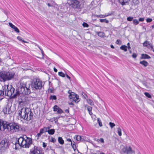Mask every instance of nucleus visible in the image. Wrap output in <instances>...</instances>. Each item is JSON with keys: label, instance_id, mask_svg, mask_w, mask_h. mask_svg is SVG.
I'll use <instances>...</instances> for the list:
<instances>
[{"label": "nucleus", "instance_id": "nucleus-32", "mask_svg": "<svg viewBox=\"0 0 154 154\" xmlns=\"http://www.w3.org/2000/svg\"><path fill=\"white\" fill-rule=\"evenodd\" d=\"M132 153V149L131 147L129 146L127 150V154H130Z\"/></svg>", "mask_w": 154, "mask_h": 154}, {"label": "nucleus", "instance_id": "nucleus-45", "mask_svg": "<svg viewBox=\"0 0 154 154\" xmlns=\"http://www.w3.org/2000/svg\"><path fill=\"white\" fill-rule=\"evenodd\" d=\"M152 19L150 18H147L146 19V22L147 23H150L152 21Z\"/></svg>", "mask_w": 154, "mask_h": 154}, {"label": "nucleus", "instance_id": "nucleus-5", "mask_svg": "<svg viewBox=\"0 0 154 154\" xmlns=\"http://www.w3.org/2000/svg\"><path fill=\"white\" fill-rule=\"evenodd\" d=\"M42 82L39 79H34L31 84V87L34 91L41 89L43 86Z\"/></svg>", "mask_w": 154, "mask_h": 154}, {"label": "nucleus", "instance_id": "nucleus-20", "mask_svg": "<svg viewBox=\"0 0 154 154\" xmlns=\"http://www.w3.org/2000/svg\"><path fill=\"white\" fill-rule=\"evenodd\" d=\"M58 142L61 145H63L64 143V141L62 138L61 137H59L58 138Z\"/></svg>", "mask_w": 154, "mask_h": 154}, {"label": "nucleus", "instance_id": "nucleus-54", "mask_svg": "<svg viewBox=\"0 0 154 154\" xmlns=\"http://www.w3.org/2000/svg\"><path fill=\"white\" fill-rule=\"evenodd\" d=\"M42 135L39 133L37 134L36 135V137H38V138L39 137H40Z\"/></svg>", "mask_w": 154, "mask_h": 154}, {"label": "nucleus", "instance_id": "nucleus-50", "mask_svg": "<svg viewBox=\"0 0 154 154\" xmlns=\"http://www.w3.org/2000/svg\"><path fill=\"white\" fill-rule=\"evenodd\" d=\"M132 57L134 58H136L137 57V55L135 53H133V54L132 55Z\"/></svg>", "mask_w": 154, "mask_h": 154}, {"label": "nucleus", "instance_id": "nucleus-22", "mask_svg": "<svg viewBox=\"0 0 154 154\" xmlns=\"http://www.w3.org/2000/svg\"><path fill=\"white\" fill-rule=\"evenodd\" d=\"M120 49L126 52L127 51V47L125 45H122L120 47Z\"/></svg>", "mask_w": 154, "mask_h": 154}, {"label": "nucleus", "instance_id": "nucleus-34", "mask_svg": "<svg viewBox=\"0 0 154 154\" xmlns=\"http://www.w3.org/2000/svg\"><path fill=\"white\" fill-rule=\"evenodd\" d=\"M58 74V75L60 76H61V77H65V74L62 72H59Z\"/></svg>", "mask_w": 154, "mask_h": 154}, {"label": "nucleus", "instance_id": "nucleus-53", "mask_svg": "<svg viewBox=\"0 0 154 154\" xmlns=\"http://www.w3.org/2000/svg\"><path fill=\"white\" fill-rule=\"evenodd\" d=\"M44 132V131L43 130V129H42V128H41L40 129V132H39V133L41 134H42Z\"/></svg>", "mask_w": 154, "mask_h": 154}, {"label": "nucleus", "instance_id": "nucleus-23", "mask_svg": "<svg viewBox=\"0 0 154 154\" xmlns=\"http://www.w3.org/2000/svg\"><path fill=\"white\" fill-rule=\"evenodd\" d=\"M55 132V130L52 129L48 130V133L49 134L53 135L54 134Z\"/></svg>", "mask_w": 154, "mask_h": 154}, {"label": "nucleus", "instance_id": "nucleus-29", "mask_svg": "<svg viewBox=\"0 0 154 154\" xmlns=\"http://www.w3.org/2000/svg\"><path fill=\"white\" fill-rule=\"evenodd\" d=\"M133 24L135 25L138 24L139 23V21L137 19H134L133 20Z\"/></svg>", "mask_w": 154, "mask_h": 154}, {"label": "nucleus", "instance_id": "nucleus-24", "mask_svg": "<svg viewBox=\"0 0 154 154\" xmlns=\"http://www.w3.org/2000/svg\"><path fill=\"white\" fill-rule=\"evenodd\" d=\"M76 95L74 92H72L70 94H69V98L71 100L73 98V97H75V96Z\"/></svg>", "mask_w": 154, "mask_h": 154}, {"label": "nucleus", "instance_id": "nucleus-14", "mask_svg": "<svg viewBox=\"0 0 154 154\" xmlns=\"http://www.w3.org/2000/svg\"><path fill=\"white\" fill-rule=\"evenodd\" d=\"M24 140L25 138L20 137L17 140V142L16 143H18L20 146L23 147V142L24 141Z\"/></svg>", "mask_w": 154, "mask_h": 154}, {"label": "nucleus", "instance_id": "nucleus-63", "mask_svg": "<svg viewBox=\"0 0 154 154\" xmlns=\"http://www.w3.org/2000/svg\"><path fill=\"white\" fill-rule=\"evenodd\" d=\"M110 47L111 48H114V46L112 45H111Z\"/></svg>", "mask_w": 154, "mask_h": 154}, {"label": "nucleus", "instance_id": "nucleus-33", "mask_svg": "<svg viewBox=\"0 0 154 154\" xmlns=\"http://www.w3.org/2000/svg\"><path fill=\"white\" fill-rule=\"evenodd\" d=\"M100 21L101 22H105L106 23H109V21L106 20V19H100Z\"/></svg>", "mask_w": 154, "mask_h": 154}, {"label": "nucleus", "instance_id": "nucleus-9", "mask_svg": "<svg viewBox=\"0 0 154 154\" xmlns=\"http://www.w3.org/2000/svg\"><path fill=\"white\" fill-rule=\"evenodd\" d=\"M30 154H42L40 149L36 146L30 150Z\"/></svg>", "mask_w": 154, "mask_h": 154}, {"label": "nucleus", "instance_id": "nucleus-2", "mask_svg": "<svg viewBox=\"0 0 154 154\" xmlns=\"http://www.w3.org/2000/svg\"><path fill=\"white\" fill-rule=\"evenodd\" d=\"M30 85L26 84L20 83V86L18 88L17 93L19 94H22L23 95H29L31 93L29 88ZM17 92L13 94L12 97L15 98L17 96Z\"/></svg>", "mask_w": 154, "mask_h": 154}, {"label": "nucleus", "instance_id": "nucleus-36", "mask_svg": "<svg viewBox=\"0 0 154 154\" xmlns=\"http://www.w3.org/2000/svg\"><path fill=\"white\" fill-rule=\"evenodd\" d=\"M117 131L119 135L121 136L122 135L121 130L119 127L117 128Z\"/></svg>", "mask_w": 154, "mask_h": 154}, {"label": "nucleus", "instance_id": "nucleus-59", "mask_svg": "<svg viewBox=\"0 0 154 154\" xmlns=\"http://www.w3.org/2000/svg\"><path fill=\"white\" fill-rule=\"evenodd\" d=\"M67 140L68 141H69V142H72L71 140L70 139V138H68L67 139Z\"/></svg>", "mask_w": 154, "mask_h": 154}, {"label": "nucleus", "instance_id": "nucleus-10", "mask_svg": "<svg viewBox=\"0 0 154 154\" xmlns=\"http://www.w3.org/2000/svg\"><path fill=\"white\" fill-rule=\"evenodd\" d=\"M11 107L9 105H7L3 108V111L4 114H10L12 111L11 109Z\"/></svg>", "mask_w": 154, "mask_h": 154}, {"label": "nucleus", "instance_id": "nucleus-35", "mask_svg": "<svg viewBox=\"0 0 154 154\" xmlns=\"http://www.w3.org/2000/svg\"><path fill=\"white\" fill-rule=\"evenodd\" d=\"M98 35L100 37H103L104 35V34L103 32H99L98 33Z\"/></svg>", "mask_w": 154, "mask_h": 154}, {"label": "nucleus", "instance_id": "nucleus-11", "mask_svg": "<svg viewBox=\"0 0 154 154\" xmlns=\"http://www.w3.org/2000/svg\"><path fill=\"white\" fill-rule=\"evenodd\" d=\"M143 46L147 47L148 48H151L152 50L154 52V49H153V46L151 44L149 43V42L147 41H145L143 44Z\"/></svg>", "mask_w": 154, "mask_h": 154}, {"label": "nucleus", "instance_id": "nucleus-64", "mask_svg": "<svg viewBox=\"0 0 154 154\" xmlns=\"http://www.w3.org/2000/svg\"><path fill=\"white\" fill-rule=\"evenodd\" d=\"M69 105H74V104H73V103L71 102V103H69Z\"/></svg>", "mask_w": 154, "mask_h": 154}, {"label": "nucleus", "instance_id": "nucleus-21", "mask_svg": "<svg viewBox=\"0 0 154 154\" xmlns=\"http://www.w3.org/2000/svg\"><path fill=\"white\" fill-rule=\"evenodd\" d=\"M5 91L3 89V87L2 90H0V97H4L5 95Z\"/></svg>", "mask_w": 154, "mask_h": 154}, {"label": "nucleus", "instance_id": "nucleus-62", "mask_svg": "<svg viewBox=\"0 0 154 154\" xmlns=\"http://www.w3.org/2000/svg\"><path fill=\"white\" fill-rule=\"evenodd\" d=\"M41 53L42 55V56H44V52H43V51L42 50H41Z\"/></svg>", "mask_w": 154, "mask_h": 154}, {"label": "nucleus", "instance_id": "nucleus-7", "mask_svg": "<svg viewBox=\"0 0 154 154\" xmlns=\"http://www.w3.org/2000/svg\"><path fill=\"white\" fill-rule=\"evenodd\" d=\"M3 89L5 91V95L11 97L14 93L15 89L11 85H5L3 86Z\"/></svg>", "mask_w": 154, "mask_h": 154}, {"label": "nucleus", "instance_id": "nucleus-28", "mask_svg": "<svg viewBox=\"0 0 154 154\" xmlns=\"http://www.w3.org/2000/svg\"><path fill=\"white\" fill-rule=\"evenodd\" d=\"M49 99L52 100H56L57 99V97L55 95H51L49 97Z\"/></svg>", "mask_w": 154, "mask_h": 154}, {"label": "nucleus", "instance_id": "nucleus-55", "mask_svg": "<svg viewBox=\"0 0 154 154\" xmlns=\"http://www.w3.org/2000/svg\"><path fill=\"white\" fill-rule=\"evenodd\" d=\"M84 95H83V97H84V98L85 99H86L87 98V96L86 94H85L84 93H83Z\"/></svg>", "mask_w": 154, "mask_h": 154}, {"label": "nucleus", "instance_id": "nucleus-38", "mask_svg": "<svg viewBox=\"0 0 154 154\" xmlns=\"http://www.w3.org/2000/svg\"><path fill=\"white\" fill-rule=\"evenodd\" d=\"M144 94L147 97H148V98H151V95H150V94L149 93H147V92H145L144 93Z\"/></svg>", "mask_w": 154, "mask_h": 154}, {"label": "nucleus", "instance_id": "nucleus-56", "mask_svg": "<svg viewBox=\"0 0 154 154\" xmlns=\"http://www.w3.org/2000/svg\"><path fill=\"white\" fill-rule=\"evenodd\" d=\"M127 45L128 46V50H130L131 48V47L130 46V43H128L127 44Z\"/></svg>", "mask_w": 154, "mask_h": 154}, {"label": "nucleus", "instance_id": "nucleus-17", "mask_svg": "<svg viewBox=\"0 0 154 154\" xmlns=\"http://www.w3.org/2000/svg\"><path fill=\"white\" fill-rule=\"evenodd\" d=\"M119 3L121 4L122 5H126V4L128 2V0H119Z\"/></svg>", "mask_w": 154, "mask_h": 154}, {"label": "nucleus", "instance_id": "nucleus-30", "mask_svg": "<svg viewBox=\"0 0 154 154\" xmlns=\"http://www.w3.org/2000/svg\"><path fill=\"white\" fill-rule=\"evenodd\" d=\"M74 138H76V140L78 141L80 140L81 139V137L80 135H76L74 137Z\"/></svg>", "mask_w": 154, "mask_h": 154}, {"label": "nucleus", "instance_id": "nucleus-12", "mask_svg": "<svg viewBox=\"0 0 154 154\" xmlns=\"http://www.w3.org/2000/svg\"><path fill=\"white\" fill-rule=\"evenodd\" d=\"M7 122L3 121L2 120H0V130H2L3 128L4 130L6 129V127L5 125L7 124Z\"/></svg>", "mask_w": 154, "mask_h": 154}, {"label": "nucleus", "instance_id": "nucleus-13", "mask_svg": "<svg viewBox=\"0 0 154 154\" xmlns=\"http://www.w3.org/2000/svg\"><path fill=\"white\" fill-rule=\"evenodd\" d=\"M53 109L54 112H57L58 114H61L63 112V110L56 105L54 106Z\"/></svg>", "mask_w": 154, "mask_h": 154}, {"label": "nucleus", "instance_id": "nucleus-47", "mask_svg": "<svg viewBox=\"0 0 154 154\" xmlns=\"http://www.w3.org/2000/svg\"><path fill=\"white\" fill-rule=\"evenodd\" d=\"M14 31L17 32L18 33L20 32V31H19V29L16 26L14 28Z\"/></svg>", "mask_w": 154, "mask_h": 154}, {"label": "nucleus", "instance_id": "nucleus-6", "mask_svg": "<svg viewBox=\"0 0 154 154\" xmlns=\"http://www.w3.org/2000/svg\"><path fill=\"white\" fill-rule=\"evenodd\" d=\"M68 3L74 8L79 9L84 7V2L82 1L79 2L77 0H70Z\"/></svg>", "mask_w": 154, "mask_h": 154}, {"label": "nucleus", "instance_id": "nucleus-4", "mask_svg": "<svg viewBox=\"0 0 154 154\" xmlns=\"http://www.w3.org/2000/svg\"><path fill=\"white\" fill-rule=\"evenodd\" d=\"M15 73L12 72L2 71L0 72V77L5 82L11 80L14 76Z\"/></svg>", "mask_w": 154, "mask_h": 154}, {"label": "nucleus", "instance_id": "nucleus-27", "mask_svg": "<svg viewBox=\"0 0 154 154\" xmlns=\"http://www.w3.org/2000/svg\"><path fill=\"white\" fill-rule=\"evenodd\" d=\"M85 107H86V109L88 112L91 111L92 109V107L87 105H85Z\"/></svg>", "mask_w": 154, "mask_h": 154}, {"label": "nucleus", "instance_id": "nucleus-44", "mask_svg": "<svg viewBox=\"0 0 154 154\" xmlns=\"http://www.w3.org/2000/svg\"><path fill=\"white\" fill-rule=\"evenodd\" d=\"M97 141H100L102 143H104V140L103 138H100L99 139H98Z\"/></svg>", "mask_w": 154, "mask_h": 154}, {"label": "nucleus", "instance_id": "nucleus-26", "mask_svg": "<svg viewBox=\"0 0 154 154\" xmlns=\"http://www.w3.org/2000/svg\"><path fill=\"white\" fill-rule=\"evenodd\" d=\"M73 142L74 143H72V142H71V145L74 150L75 151L76 150V147L75 144V143L74 141Z\"/></svg>", "mask_w": 154, "mask_h": 154}, {"label": "nucleus", "instance_id": "nucleus-61", "mask_svg": "<svg viewBox=\"0 0 154 154\" xmlns=\"http://www.w3.org/2000/svg\"><path fill=\"white\" fill-rule=\"evenodd\" d=\"M66 77L69 79V80L70 79V77L67 74L66 75Z\"/></svg>", "mask_w": 154, "mask_h": 154}, {"label": "nucleus", "instance_id": "nucleus-25", "mask_svg": "<svg viewBox=\"0 0 154 154\" xmlns=\"http://www.w3.org/2000/svg\"><path fill=\"white\" fill-rule=\"evenodd\" d=\"M87 101L88 104L91 106L94 105V103L93 101L91 99H87Z\"/></svg>", "mask_w": 154, "mask_h": 154}, {"label": "nucleus", "instance_id": "nucleus-49", "mask_svg": "<svg viewBox=\"0 0 154 154\" xmlns=\"http://www.w3.org/2000/svg\"><path fill=\"white\" fill-rule=\"evenodd\" d=\"M43 129L44 131L45 132H48V130H47L46 127H44L43 128H42Z\"/></svg>", "mask_w": 154, "mask_h": 154}, {"label": "nucleus", "instance_id": "nucleus-31", "mask_svg": "<svg viewBox=\"0 0 154 154\" xmlns=\"http://www.w3.org/2000/svg\"><path fill=\"white\" fill-rule=\"evenodd\" d=\"M108 15H97L95 16L96 17H100V18H103L107 16H108Z\"/></svg>", "mask_w": 154, "mask_h": 154}, {"label": "nucleus", "instance_id": "nucleus-42", "mask_svg": "<svg viewBox=\"0 0 154 154\" xmlns=\"http://www.w3.org/2000/svg\"><path fill=\"white\" fill-rule=\"evenodd\" d=\"M56 139H55V138H54L52 137H51V142L54 143H55L56 142Z\"/></svg>", "mask_w": 154, "mask_h": 154}, {"label": "nucleus", "instance_id": "nucleus-15", "mask_svg": "<svg viewBox=\"0 0 154 154\" xmlns=\"http://www.w3.org/2000/svg\"><path fill=\"white\" fill-rule=\"evenodd\" d=\"M151 58V57L146 54H142L141 59H149Z\"/></svg>", "mask_w": 154, "mask_h": 154}, {"label": "nucleus", "instance_id": "nucleus-48", "mask_svg": "<svg viewBox=\"0 0 154 154\" xmlns=\"http://www.w3.org/2000/svg\"><path fill=\"white\" fill-rule=\"evenodd\" d=\"M116 44H121V41L119 39H117L116 42Z\"/></svg>", "mask_w": 154, "mask_h": 154}, {"label": "nucleus", "instance_id": "nucleus-18", "mask_svg": "<svg viewBox=\"0 0 154 154\" xmlns=\"http://www.w3.org/2000/svg\"><path fill=\"white\" fill-rule=\"evenodd\" d=\"M140 63L143 65L145 67H146L148 65V63L145 60H143L140 62Z\"/></svg>", "mask_w": 154, "mask_h": 154}, {"label": "nucleus", "instance_id": "nucleus-43", "mask_svg": "<svg viewBox=\"0 0 154 154\" xmlns=\"http://www.w3.org/2000/svg\"><path fill=\"white\" fill-rule=\"evenodd\" d=\"M83 26L84 27H88L89 26V25L86 23L84 22L82 24Z\"/></svg>", "mask_w": 154, "mask_h": 154}, {"label": "nucleus", "instance_id": "nucleus-41", "mask_svg": "<svg viewBox=\"0 0 154 154\" xmlns=\"http://www.w3.org/2000/svg\"><path fill=\"white\" fill-rule=\"evenodd\" d=\"M109 125L110 126L111 128H112L114 127L115 126V125L114 123L111 122H110L109 123Z\"/></svg>", "mask_w": 154, "mask_h": 154}, {"label": "nucleus", "instance_id": "nucleus-8", "mask_svg": "<svg viewBox=\"0 0 154 154\" xmlns=\"http://www.w3.org/2000/svg\"><path fill=\"white\" fill-rule=\"evenodd\" d=\"M23 142V147L26 148H28L32 143V140L31 138L26 136Z\"/></svg>", "mask_w": 154, "mask_h": 154}, {"label": "nucleus", "instance_id": "nucleus-51", "mask_svg": "<svg viewBox=\"0 0 154 154\" xmlns=\"http://www.w3.org/2000/svg\"><path fill=\"white\" fill-rule=\"evenodd\" d=\"M47 143L43 142L42 143V146L43 147L45 148L47 146Z\"/></svg>", "mask_w": 154, "mask_h": 154}, {"label": "nucleus", "instance_id": "nucleus-37", "mask_svg": "<svg viewBox=\"0 0 154 154\" xmlns=\"http://www.w3.org/2000/svg\"><path fill=\"white\" fill-rule=\"evenodd\" d=\"M17 39L19 41H20L22 42H24V43H27L26 42L24 41L23 40L22 38L20 36H18L17 37Z\"/></svg>", "mask_w": 154, "mask_h": 154}, {"label": "nucleus", "instance_id": "nucleus-58", "mask_svg": "<svg viewBox=\"0 0 154 154\" xmlns=\"http://www.w3.org/2000/svg\"><path fill=\"white\" fill-rule=\"evenodd\" d=\"M54 70L55 72H57V70L55 67L54 68Z\"/></svg>", "mask_w": 154, "mask_h": 154}, {"label": "nucleus", "instance_id": "nucleus-16", "mask_svg": "<svg viewBox=\"0 0 154 154\" xmlns=\"http://www.w3.org/2000/svg\"><path fill=\"white\" fill-rule=\"evenodd\" d=\"M8 143L6 142L5 140H2V141L1 142L0 145H1V146L2 147H6L8 145Z\"/></svg>", "mask_w": 154, "mask_h": 154}, {"label": "nucleus", "instance_id": "nucleus-57", "mask_svg": "<svg viewBox=\"0 0 154 154\" xmlns=\"http://www.w3.org/2000/svg\"><path fill=\"white\" fill-rule=\"evenodd\" d=\"M48 92L49 93H52L53 92V90L51 89H49Z\"/></svg>", "mask_w": 154, "mask_h": 154}, {"label": "nucleus", "instance_id": "nucleus-1", "mask_svg": "<svg viewBox=\"0 0 154 154\" xmlns=\"http://www.w3.org/2000/svg\"><path fill=\"white\" fill-rule=\"evenodd\" d=\"M20 117L28 121L33 117V114L31 109L28 108L19 107L18 111Z\"/></svg>", "mask_w": 154, "mask_h": 154}, {"label": "nucleus", "instance_id": "nucleus-52", "mask_svg": "<svg viewBox=\"0 0 154 154\" xmlns=\"http://www.w3.org/2000/svg\"><path fill=\"white\" fill-rule=\"evenodd\" d=\"M144 18H140L139 19V21H140L143 22L144 20Z\"/></svg>", "mask_w": 154, "mask_h": 154}, {"label": "nucleus", "instance_id": "nucleus-19", "mask_svg": "<svg viewBox=\"0 0 154 154\" xmlns=\"http://www.w3.org/2000/svg\"><path fill=\"white\" fill-rule=\"evenodd\" d=\"M79 99V96L77 94L75 96V97H73V98L71 100H72L74 101L75 102L78 103L79 101H78Z\"/></svg>", "mask_w": 154, "mask_h": 154}, {"label": "nucleus", "instance_id": "nucleus-60", "mask_svg": "<svg viewBox=\"0 0 154 154\" xmlns=\"http://www.w3.org/2000/svg\"><path fill=\"white\" fill-rule=\"evenodd\" d=\"M72 92L70 90H69L68 91V93L69 94H70L71 93H72Z\"/></svg>", "mask_w": 154, "mask_h": 154}, {"label": "nucleus", "instance_id": "nucleus-46", "mask_svg": "<svg viewBox=\"0 0 154 154\" xmlns=\"http://www.w3.org/2000/svg\"><path fill=\"white\" fill-rule=\"evenodd\" d=\"M9 26L12 29H14V28L15 26L13 24L11 23H9Z\"/></svg>", "mask_w": 154, "mask_h": 154}, {"label": "nucleus", "instance_id": "nucleus-39", "mask_svg": "<svg viewBox=\"0 0 154 154\" xmlns=\"http://www.w3.org/2000/svg\"><path fill=\"white\" fill-rule=\"evenodd\" d=\"M133 17H129L127 18V20L128 21H131L133 20Z\"/></svg>", "mask_w": 154, "mask_h": 154}, {"label": "nucleus", "instance_id": "nucleus-40", "mask_svg": "<svg viewBox=\"0 0 154 154\" xmlns=\"http://www.w3.org/2000/svg\"><path fill=\"white\" fill-rule=\"evenodd\" d=\"M97 121L98 123V124L100 126H102V124L101 122V120L99 119H97Z\"/></svg>", "mask_w": 154, "mask_h": 154}, {"label": "nucleus", "instance_id": "nucleus-3", "mask_svg": "<svg viewBox=\"0 0 154 154\" xmlns=\"http://www.w3.org/2000/svg\"><path fill=\"white\" fill-rule=\"evenodd\" d=\"M6 129L11 133L18 132L21 129V126L19 124L14 122H7L5 125Z\"/></svg>", "mask_w": 154, "mask_h": 154}]
</instances>
